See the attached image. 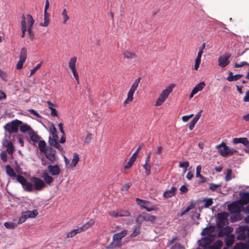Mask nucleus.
<instances>
[{
  "label": "nucleus",
  "instance_id": "nucleus-50",
  "mask_svg": "<svg viewBox=\"0 0 249 249\" xmlns=\"http://www.w3.org/2000/svg\"><path fill=\"white\" fill-rule=\"evenodd\" d=\"M136 201L137 204L140 206L143 209H144V206L145 207V206H146V204L148 202V201L143 200L138 198H136Z\"/></svg>",
  "mask_w": 249,
  "mask_h": 249
},
{
  "label": "nucleus",
  "instance_id": "nucleus-45",
  "mask_svg": "<svg viewBox=\"0 0 249 249\" xmlns=\"http://www.w3.org/2000/svg\"><path fill=\"white\" fill-rule=\"evenodd\" d=\"M205 83L204 82H200L197 85H196L193 89L194 90L196 91V92L197 93V92L202 90L204 87H205Z\"/></svg>",
  "mask_w": 249,
  "mask_h": 249
},
{
  "label": "nucleus",
  "instance_id": "nucleus-22",
  "mask_svg": "<svg viewBox=\"0 0 249 249\" xmlns=\"http://www.w3.org/2000/svg\"><path fill=\"white\" fill-rule=\"evenodd\" d=\"M215 229V227L213 226H210L205 228L201 232V234L203 235H207L212 237L211 233H212Z\"/></svg>",
  "mask_w": 249,
  "mask_h": 249
},
{
  "label": "nucleus",
  "instance_id": "nucleus-57",
  "mask_svg": "<svg viewBox=\"0 0 249 249\" xmlns=\"http://www.w3.org/2000/svg\"><path fill=\"white\" fill-rule=\"evenodd\" d=\"M4 226L7 229H15L16 225L15 224L12 222H6L4 223Z\"/></svg>",
  "mask_w": 249,
  "mask_h": 249
},
{
  "label": "nucleus",
  "instance_id": "nucleus-24",
  "mask_svg": "<svg viewBox=\"0 0 249 249\" xmlns=\"http://www.w3.org/2000/svg\"><path fill=\"white\" fill-rule=\"evenodd\" d=\"M242 219L243 216L240 213H233L230 216V221L232 223H234L236 221L241 220Z\"/></svg>",
  "mask_w": 249,
  "mask_h": 249
},
{
  "label": "nucleus",
  "instance_id": "nucleus-4",
  "mask_svg": "<svg viewBox=\"0 0 249 249\" xmlns=\"http://www.w3.org/2000/svg\"><path fill=\"white\" fill-rule=\"evenodd\" d=\"M22 124V122L18 120H15L10 123H7L4 128L9 133L12 134L18 132L19 126Z\"/></svg>",
  "mask_w": 249,
  "mask_h": 249
},
{
  "label": "nucleus",
  "instance_id": "nucleus-15",
  "mask_svg": "<svg viewBox=\"0 0 249 249\" xmlns=\"http://www.w3.org/2000/svg\"><path fill=\"white\" fill-rule=\"evenodd\" d=\"M32 181L34 184V188L36 190H41L45 186L44 181L37 177H33Z\"/></svg>",
  "mask_w": 249,
  "mask_h": 249
},
{
  "label": "nucleus",
  "instance_id": "nucleus-60",
  "mask_svg": "<svg viewBox=\"0 0 249 249\" xmlns=\"http://www.w3.org/2000/svg\"><path fill=\"white\" fill-rule=\"evenodd\" d=\"M179 166L181 168H185L184 172H186V169L189 166V163L188 161L180 162Z\"/></svg>",
  "mask_w": 249,
  "mask_h": 249
},
{
  "label": "nucleus",
  "instance_id": "nucleus-32",
  "mask_svg": "<svg viewBox=\"0 0 249 249\" xmlns=\"http://www.w3.org/2000/svg\"><path fill=\"white\" fill-rule=\"evenodd\" d=\"M6 173L8 176L11 177H16L18 175H16L14 169L11 167L10 165H7L5 166Z\"/></svg>",
  "mask_w": 249,
  "mask_h": 249
},
{
  "label": "nucleus",
  "instance_id": "nucleus-52",
  "mask_svg": "<svg viewBox=\"0 0 249 249\" xmlns=\"http://www.w3.org/2000/svg\"><path fill=\"white\" fill-rule=\"evenodd\" d=\"M203 201L205 202L204 207L205 208H209L213 204V201L212 198H205L203 200Z\"/></svg>",
  "mask_w": 249,
  "mask_h": 249
},
{
  "label": "nucleus",
  "instance_id": "nucleus-34",
  "mask_svg": "<svg viewBox=\"0 0 249 249\" xmlns=\"http://www.w3.org/2000/svg\"><path fill=\"white\" fill-rule=\"evenodd\" d=\"M50 132L52 133L53 136V138H52V140H58V136L57 134V130L56 127L53 124H52L51 127H50Z\"/></svg>",
  "mask_w": 249,
  "mask_h": 249
},
{
  "label": "nucleus",
  "instance_id": "nucleus-37",
  "mask_svg": "<svg viewBox=\"0 0 249 249\" xmlns=\"http://www.w3.org/2000/svg\"><path fill=\"white\" fill-rule=\"evenodd\" d=\"M25 213L27 215L29 218H35L38 214V211L37 210H34L33 211H26Z\"/></svg>",
  "mask_w": 249,
  "mask_h": 249
},
{
  "label": "nucleus",
  "instance_id": "nucleus-14",
  "mask_svg": "<svg viewBox=\"0 0 249 249\" xmlns=\"http://www.w3.org/2000/svg\"><path fill=\"white\" fill-rule=\"evenodd\" d=\"M27 21H28V29L27 32L28 33L29 36L31 39L33 40L34 38V34L32 33V27L34 25L35 20L33 19L32 16L30 15H27Z\"/></svg>",
  "mask_w": 249,
  "mask_h": 249
},
{
  "label": "nucleus",
  "instance_id": "nucleus-41",
  "mask_svg": "<svg viewBox=\"0 0 249 249\" xmlns=\"http://www.w3.org/2000/svg\"><path fill=\"white\" fill-rule=\"evenodd\" d=\"M80 232H81L80 230H79V228H78L77 229H74V230H72L71 231L67 233V237L68 238H72L73 236H74L76 234H77V233H79Z\"/></svg>",
  "mask_w": 249,
  "mask_h": 249
},
{
  "label": "nucleus",
  "instance_id": "nucleus-38",
  "mask_svg": "<svg viewBox=\"0 0 249 249\" xmlns=\"http://www.w3.org/2000/svg\"><path fill=\"white\" fill-rule=\"evenodd\" d=\"M21 29H28L27 16L26 17L24 15H22L21 17Z\"/></svg>",
  "mask_w": 249,
  "mask_h": 249
},
{
  "label": "nucleus",
  "instance_id": "nucleus-43",
  "mask_svg": "<svg viewBox=\"0 0 249 249\" xmlns=\"http://www.w3.org/2000/svg\"><path fill=\"white\" fill-rule=\"evenodd\" d=\"M233 249H249V247L246 244L240 242L236 243Z\"/></svg>",
  "mask_w": 249,
  "mask_h": 249
},
{
  "label": "nucleus",
  "instance_id": "nucleus-13",
  "mask_svg": "<svg viewBox=\"0 0 249 249\" xmlns=\"http://www.w3.org/2000/svg\"><path fill=\"white\" fill-rule=\"evenodd\" d=\"M77 62V57L74 56L70 58L68 65L69 67L71 70L75 79H77L79 77V75L76 69V63Z\"/></svg>",
  "mask_w": 249,
  "mask_h": 249
},
{
  "label": "nucleus",
  "instance_id": "nucleus-8",
  "mask_svg": "<svg viewBox=\"0 0 249 249\" xmlns=\"http://www.w3.org/2000/svg\"><path fill=\"white\" fill-rule=\"evenodd\" d=\"M143 145V144L142 143H141L139 144V146L138 147L137 150L134 152V153L133 154L132 156L130 157V159L129 160V161L126 163V165H125L124 167V169H130L132 165L133 164L134 162L136 160V157L139 151L142 149V146Z\"/></svg>",
  "mask_w": 249,
  "mask_h": 249
},
{
  "label": "nucleus",
  "instance_id": "nucleus-20",
  "mask_svg": "<svg viewBox=\"0 0 249 249\" xmlns=\"http://www.w3.org/2000/svg\"><path fill=\"white\" fill-rule=\"evenodd\" d=\"M123 55L124 59L128 60L134 59L138 57V55L135 52L128 50H124L123 51Z\"/></svg>",
  "mask_w": 249,
  "mask_h": 249
},
{
  "label": "nucleus",
  "instance_id": "nucleus-54",
  "mask_svg": "<svg viewBox=\"0 0 249 249\" xmlns=\"http://www.w3.org/2000/svg\"><path fill=\"white\" fill-rule=\"evenodd\" d=\"M42 64V62H41L40 63L38 64L35 68H34L31 71L30 76H32L39 69H40Z\"/></svg>",
  "mask_w": 249,
  "mask_h": 249
},
{
  "label": "nucleus",
  "instance_id": "nucleus-35",
  "mask_svg": "<svg viewBox=\"0 0 249 249\" xmlns=\"http://www.w3.org/2000/svg\"><path fill=\"white\" fill-rule=\"evenodd\" d=\"M49 23V15L47 12H44V22L40 23V25L42 27H47Z\"/></svg>",
  "mask_w": 249,
  "mask_h": 249
},
{
  "label": "nucleus",
  "instance_id": "nucleus-9",
  "mask_svg": "<svg viewBox=\"0 0 249 249\" xmlns=\"http://www.w3.org/2000/svg\"><path fill=\"white\" fill-rule=\"evenodd\" d=\"M46 158L51 162H53L56 160V151L52 147L48 146L43 152Z\"/></svg>",
  "mask_w": 249,
  "mask_h": 249
},
{
  "label": "nucleus",
  "instance_id": "nucleus-2",
  "mask_svg": "<svg viewBox=\"0 0 249 249\" xmlns=\"http://www.w3.org/2000/svg\"><path fill=\"white\" fill-rule=\"evenodd\" d=\"M174 87V85L172 84L162 91L155 103L156 106H160L165 101L170 93L172 91Z\"/></svg>",
  "mask_w": 249,
  "mask_h": 249
},
{
  "label": "nucleus",
  "instance_id": "nucleus-63",
  "mask_svg": "<svg viewBox=\"0 0 249 249\" xmlns=\"http://www.w3.org/2000/svg\"><path fill=\"white\" fill-rule=\"evenodd\" d=\"M227 233H228V232H227L226 229L224 228L222 230H220L218 232V235L219 237H223V236L227 235Z\"/></svg>",
  "mask_w": 249,
  "mask_h": 249
},
{
  "label": "nucleus",
  "instance_id": "nucleus-17",
  "mask_svg": "<svg viewBox=\"0 0 249 249\" xmlns=\"http://www.w3.org/2000/svg\"><path fill=\"white\" fill-rule=\"evenodd\" d=\"M232 143L234 144L242 143L246 148L249 146V141L247 138H235L232 139Z\"/></svg>",
  "mask_w": 249,
  "mask_h": 249
},
{
  "label": "nucleus",
  "instance_id": "nucleus-10",
  "mask_svg": "<svg viewBox=\"0 0 249 249\" xmlns=\"http://www.w3.org/2000/svg\"><path fill=\"white\" fill-rule=\"evenodd\" d=\"M231 56V54L229 53H225L220 56L218 58V65L221 68L226 67L230 63L229 59Z\"/></svg>",
  "mask_w": 249,
  "mask_h": 249
},
{
  "label": "nucleus",
  "instance_id": "nucleus-58",
  "mask_svg": "<svg viewBox=\"0 0 249 249\" xmlns=\"http://www.w3.org/2000/svg\"><path fill=\"white\" fill-rule=\"evenodd\" d=\"M232 173V171L231 169H228L227 170V174L225 177V179L226 181H229L231 179V175Z\"/></svg>",
  "mask_w": 249,
  "mask_h": 249
},
{
  "label": "nucleus",
  "instance_id": "nucleus-39",
  "mask_svg": "<svg viewBox=\"0 0 249 249\" xmlns=\"http://www.w3.org/2000/svg\"><path fill=\"white\" fill-rule=\"evenodd\" d=\"M43 177L45 182L48 184H50L53 180V178L49 176L47 173L43 174Z\"/></svg>",
  "mask_w": 249,
  "mask_h": 249
},
{
  "label": "nucleus",
  "instance_id": "nucleus-64",
  "mask_svg": "<svg viewBox=\"0 0 249 249\" xmlns=\"http://www.w3.org/2000/svg\"><path fill=\"white\" fill-rule=\"evenodd\" d=\"M220 186V184H215L213 183H210L209 188L212 191H214L216 190L217 188Z\"/></svg>",
  "mask_w": 249,
  "mask_h": 249
},
{
  "label": "nucleus",
  "instance_id": "nucleus-56",
  "mask_svg": "<svg viewBox=\"0 0 249 249\" xmlns=\"http://www.w3.org/2000/svg\"><path fill=\"white\" fill-rule=\"evenodd\" d=\"M201 170V167L200 165H198L196 167V177L198 178H201L204 179V178L202 175L200 174V172Z\"/></svg>",
  "mask_w": 249,
  "mask_h": 249
},
{
  "label": "nucleus",
  "instance_id": "nucleus-18",
  "mask_svg": "<svg viewBox=\"0 0 249 249\" xmlns=\"http://www.w3.org/2000/svg\"><path fill=\"white\" fill-rule=\"evenodd\" d=\"M48 169L50 174L52 176H57L60 173V169L57 165H49Z\"/></svg>",
  "mask_w": 249,
  "mask_h": 249
},
{
  "label": "nucleus",
  "instance_id": "nucleus-55",
  "mask_svg": "<svg viewBox=\"0 0 249 249\" xmlns=\"http://www.w3.org/2000/svg\"><path fill=\"white\" fill-rule=\"evenodd\" d=\"M194 207V204H191L190 206L187 207L186 209L181 212V213L180 214V216H182L183 215L185 214L186 213H187L189 211H190L191 209H192Z\"/></svg>",
  "mask_w": 249,
  "mask_h": 249
},
{
  "label": "nucleus",
  "instance_id": "nucleus-1",
  "mask_svg": "<svg viewBox=\"0 0 249 249\" xmlns=\"http://www.w3.org/2000/svg\"><path fill=\"white\" fill-rule=\"evenodd\" d=\"M215 148L217 149L219 155L223 157H228L232 156L234 154L238 152V151L236 149L230 148L227 146L226 143L224 142L216 145Z\"/></svg>",
  "mask_w": 249,
  "mask_h": 249
},
{
  "label": "nucleus",
  "instance_id": "nucleus-12",
  "mask_svg": "<svg viewBox=\"0 0 249 249\" xmlns=\"http://www.w3.org/2000/svg\"><path fill=\"white\" fill-rule=\"evenodd\" d=\"M77 62V57L74 56L70 58L68 65L69 67L71 70L75 79H77L79 77V75L76 69V63Z\"/></svg>",
  "mask_w": 249,
  "mask_h": 249
},
{
  "label": "nucleus",
  "instance_id": "nucleus-53",
  "mask_svg": "<svg viewBox=\"0 0 249 249\" xmlns=\"http://www.w3.org/2000/svg\"><path fill=\"white\" fill-rule=\"evenodd\" d=\"M62 16L63 17V24H66L67 23V20L69 19V17L67 15V11L66 9L65 8L62 12Z\"/></svg>",
  "mask_w": 249,
  "mask_h": 249
},
{
  "label": "nucleus",
  "instance_id": "nucleus-33",
  "mask_svg": "<svg viewBox=\"0 0 249 249\" xmlns=\"http://www.w3.org/2000/svg\"><path fill=\"white\" fill-rule=\"evenodd\" d=\"M141 225V224H138L133 227V231L130 234V237H134L140 234Z\"/></svg>",
  "mask_w": 249,
  "mask_h": 249
},
{
  "label": "nucleus",
  "instance_id": "nucleus-51",
  "mask_svg": "<svg viewBox=\"0 0 249 249\" xmlns=\"http://www.w3.org/2000/svg\"><path fill=\"white\" fill-rule=\"evenodd\" d=\"M28 218L27 215L25 213V211L22 213L21 216L19 217V220L18 222V224L24 222Z\"/></svg>",
  "mask_w": 249,
  "mask_h": 249
},
{
  "label": "nucleus",
  "instance_id": "nucleus-28",
  "mask_svg": "<svg viewBox=\"0 0 249 249\" xmlns=\"http://www.w3.org/2000/svg\"><path fill=\"white\" fill-rule=\"evenodd\" d=\"M176 188L172 187L171 189L166 191L163 193V196L165 198H169L175 195Z\"/></svg>",
  "mask_w": 249,
  "mask_h": 249
},
{
  "label": "nucleus",
  "instance_id": "nucleus-6",
  "mask_svg": "<svg viewBox=\"0 0 249 249\" xmlns=\"http://www.w3.org/2000/svg\"><path fill=\"white\" fill-rule=\"evenodd\" d=\"M156 219V217L155 216L146 213H143L138 216L136 219V221L138 224H141L144 221L154 222Z\"/></svg>",
  "mask_w": 249,
  "mask_h": 249
},
{
  "label": "nucleus",
  "instance_id": "nucleus-48",
  "mask_svg": "<svg viewBox=\"0 0 249 249\" xmlns=\"http://www.w3.org/2000/svg\"><path fill=\"white\" fill-rule=\"evenodd\" d=\"M143 168L145 170V172L146 175L149 176L151 174V165L150 164L149 162H145V164L143 166Z\"/></svg>",
  "mask_w": 249,
  "mask_h": 249
},
{
  "label": "nucleus",
  "instance_id": "nucleus-49",
  "mask_svg": "<svg viewBox=\"0 0 249 249\" xmlns=\"http://www.w3.org/2000/svg\"><path fill=\"white\" fill-rule=\"evenodd\" d=\"M132 183L131 182H129L123 184L121 188V191L124 192L128 191V189L132 186Z\"/></svg>",
  "mask_w": 249,
  "mask_h": 249
},
{
  "label": "nucleus",
  "instance_id": "nucleus-5",
  "mask_svg": "<svg viewBox=\"0 0 249 249\" xmlns=\"http://www.w3.org/2000/svg\"><path fill=\"white\" fill-rule=\"evenodd\" d=\"M17 180L22 186V187L27 192H32L34 190L33 184L27 181L26 178L21 175H18L17 176Z\"/></svg>",
  "mask_w": 249,
  "mask_h": 249
},
{
  "label": "nucleus",
  "instance_id": "nucleus-11",
  "mask_svg": "<svg viewBox=\"0 0 249 249\" xmlns=\"http://www.w3.org/2000/svg\"><path fill=\"white\" fill-rule=\"evenodd\" d=\"M77 62V57L74 56L70 58L68 65L69 67L71 70L75 79H77L79 77V75L76 69V63Z\"/></svg>",
  "mask_w": 249,
  "mask_h": 249
},
{
  "label": "nucleus",
  "instance_id": "nucleus-25",
  "mask_svg": "<svg viewBox=\"0 0 249 249\" xmlns=\"http://www.w3.org/2000/svg\"><path fill=\"white\" fill-rule=\"evenodd\" d=\"M49 143L50 145H52L57 148L59 151L61 152L63 151V148L59 143L58 140H52V138L50 137Z\"/></svg>",
  "mask_w": 249,
  "mask_h": 249
},
{
  "label": "nucleus",
  "instance_id": "nucleus-61",
  "mask_svg": "<svg viewBox=\"0 0 249 249\" xmlns=\"http://www.w3.org/2000/svg\"><path fill=\"white\" fill-rule=\"evenodd\" d=\"M245 66H249V63L246 61H243L240 64H237V63H235L234 64V67L235 68H240Z\"/></svg>",
  "mask_w": 249,
  "mask_h": 249
},
{
  "label": "nucleus",
  "instance_id": "nucleus-36",
  "mask_svg": "<svg viewBox=\"0 0 249 249\" xmlns=\"http://www.w3.org/2000/svg\"><path fill=\"white\" fill-rule=\"evenodd\" d=\"M228 215V213L227 212L219 213L217 215L218 221H227Z\"/></svg>",
  "mask_w": 249,
  "mask_h": 249
},
{
  "label": "nucleus",
  "instance_id": "nucleus-3",
  "mask_svg": "<svg viewBox=\"0 0 249 249\" xmlns=\"http://www.w3.org/2000/svg\"><path fill=\"white\" fill-rule=\"evenodd\" d=\"M141 79V77H139L135 80L134 82L132 85L128 92L127 93V96L126 100L124 101V105L129 104L130 102H132L133 100V94L135 91L136 90L139 84L140 83V80Z\"/></svg>",
  "mask_w": 249,
  "mask_h": 249
},
{
  "label": "nucleus",
  "instance_id": "nucleus-44",
  "mask_svg": "<svg viewBox=\"0 0 249 249\" xmlns=\"http://www.w3.org/2000/svg\"><path fill=\"white\" fill-rule=\"evenodd\" d=\"M38 142V147L40 149V151L41 152H44L47 147H46V144L44 141L40 140Z\"/></svg>",
  "mask_w": 249,
  "mask_h": 249
},
{
  "label": "nucleus",
  "instance_id": "nucleus-42",
  "mask_svg": "<svg viewBox=\"0 0 249 249\" xmlns=\"http://www.w3.org/2000/svg\"><path fill=\"white\" fill-rule=\"evenodd\" d=\"M27 58V50L25 48H22L20 50L19 59L25 61Z\"/></svg>",
  "mask_w": 249,
  "mask_h": 249
},
{
  "label": "nucleus",
  "instance_id": "nucleus-21",
  "mask_svg": "<svg viewBox=\"0 0 249 249\" xmlns=\"http://www.w3.org/2000/svg\"><path fill=\"white\" fill-rule=\"evenodd\" d=\"M212 241V237L209 236H207L202 238L201 240H199V246L202 247H205L206 246L210 244Z\"/></svg>",
  "mask_w": 249,
  "mask_h": 249
},
{
  "label": "nucleus",
  "instance_id": "nucleus-23",
  "mask_svg": "<svg viewBox=\"0 0 249 249\" xmlns=\"http://www.w3.org/2000/svg\"><path fill=\"white\" fill-rule=\"evenodd\" d=\"M94 224V220L92 219H90L89 221L85 223L83 226L79 227V229L81 232H83L92 227Z\"/></svg>",
  "mask_w": 249,
  "mask_h": 249
},
{
  "label": "nucleus",
  "instance_id": "nucleus-31",
  "mask_svg": "<svg viewBox=\"0 0 249 249\" xmlns=\"http://www.w3.org/2000/svg\"><path fill=\"white\" fill-rule=\"evenodd\" d=\"M28 134L31 140L33 142H37L39 141L40 137L35 133L34 131H33V129L28 132Z\"/></svg>",
  "mask_w": 249,
  "mask_h": 249
},
{
  "label": "nucleus",
  "instance_id": "nucleus-47",
  "mask_svg": "<svg viewBox=\"0 0 249 249\" xmlns=\"http://www.w3.org/2000/svg\"><path fill=\"white\" fill-rule=\"evenodd\" d=\"M118 212L119 217H127L130 215L129 212L127 210L119 209L118 210Z\"/></svg>",
  "mask_w": 249,
  "mask_h": 249
},
{
  "label": "nucleus",
  "instance_id": "nucleus-62",
  "mask_svg": "<svg viewBox=\"0 0 249 249\" xmlns=\"http://www.w3.org/2000/svg\"><path fill=\"white\" fill-rule=\"evenodd\" d=\"M0 158L3 162H6L7 160V156L6 152L2 151L0 153Z\"/></svg>",
  "mask_w": 249,
  "mask_h": 249
},
{
  "label": "nucleus",
  "instance_id": "nucleus-16",
  "mask_svg": "<svg viewBox=\"0 0 249 249\" xmlns=\"http://www.w3.org/2000/svg\"><path fill=\"white\" fill-rule=\"evenodd\" d=\"M2 145L6 147V151L9 154H12L14 151V147L13 143L7 139L3 140Z\"/></svg>",
  "mask_w": 249,
  "mask_h": 249
},
{
  "label": "nucleus",
  "instance_id": "nucleus-27",
  "mask_svg": "<svg viewBox=\"0 0 249 249\" xmlns=\"http://www.w3.org/2000/svg\"><path fill=\"white\" fill-rule=\"evenodd\" d=\"M79 161V155L77 153L73 154V157L71 164L69 165L70 168L75 167Z\"/></svg>",
  "mask_w": 249,
  "mask_h": 249
},
{
  "label": "nucleus",
  "instance_id": "nucleus-40",
  "mask_svg": "<svg viewBox=\"0 0 249 249\" xmlns=\"http://www.w3.org/2000/svg\"><path fill=\"white\" fill-rule=\"evenodd\" d=\"M19 128H20V131L21 132H22V133H25L27 131H31V130H32V129L31 128V127L30 126H29L28 125L26 124H21L19 125Z\"/></svg>",
  "mask_w": 249,
  "mask_h": 249
},
{
  "label": "nucleus",
  "instance_id": "nucleus-19",
  "mask_svg": "<svg viewBox=\"0 0 249 249\" xmlns=\"http://www.w3.org/2000/svg\"><path fill=\"white\" fill-rule=\"evenodd\" d=\"M127 233V231L124 230L120 232L115 233L113 236V240L117 242H121L122 238Z\"/></svg>",
  "mask_w": 249,
  "mask_h": 249
},
{
  "label": "nucleus",
  "instance_id": "nucleus-7",
  "mask_svg": "<svg viewBox=\"0 0 249 249\" xmlns=\"http://www.w3.org/2000/svg\"><path fill=\"white\" fill-rule=\"evenodd\" d=\"M243 209V205L239 201H235L228 205V209L231 214L240 213Z\"/></svg>",
  "mask_w": 249,
  "mask_h": 249
},
{
  "label": "nucleus",
  "instance_id": "nucleus-30",
  "mask_svg": "<svg viewBox=\"0 0 249 249\" xmlns=\"http://www.w3.org/2000/svg\"><path fill=\"white\" fill-rule=\"evenodd\" d=\"M224 241L226 245L228 247H230L233 244V242L234 241V237L233 235H227L225 238Z\"/></svg>",
  "mask_w": 249,
  "mask_h": 249
},
{
  "label": "nucleus",
  "instance_id": "nucleus-29",
  "mask_svg": "<svg viewBox=\"0 0 249 249\" xmlns=\"http://www.w3.org/2000/svg\"><path fill=\"white\" fill-rule=\"evenodd\" d=\"M238 201L241 203L242 205H247L249 203V193H245L241 197V198Z\"/></svg>",
  "mask_w": 249,
  "mask_h": 249
},
{
  "label": "nucleus",
  "instance_id": "nucleus-26",
  "mask_svg": "<svg viewBox=\"0 0 249 249\" xmlns=\"http://www.w3.org/2000/svg\"><path fill=\"white\" fill-rule=\"evenodd\" d=\"M242 76L243 74H237L233 75L232 72H230L226 79L229 82L235 81L239 80Z\"/></svg>",
  "mask_w": 249,
  "mask_h": 249
},
{
  "label": "nucleus",
  "instance_id": "nucleus-46",
  "mask_svg": "<svg viewBox=\"0 0 249 249\" xmlns=\"http://www.w3.org/2000/svg\"><path fill=\"white\" fill-rule=\"evenodd\" d=\"M146 206L144 207V209H145L147 212H151L152 211L157 210V208L155 205L151 204V202L148 201L146 204Z\"/></svg>",
  "mask_w": 249,
  "mask_h": 249
},
{
  "label": "nucleus",
  "instance_id": "nucleus-59",
  "mask_svg": "<svg viewBox=\"0 0 249 249\" xmlns=\"http://www.w3.org/2000/svg\"><path fill=\"white\" fill-rule=\"evenodd\" d=\"M170 249H184V248L180 243H177L174 244Z\"/></svg>",
  "mask_w": 249,
  "mask_h": 249
}]
</instances>
